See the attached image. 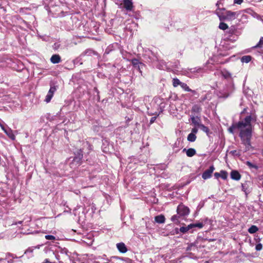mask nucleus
Wrapping results in <instances>:
<instances>
[{
  "label": "nucleus",
  "mask_w": 263,
  "mask_h": 263,
  "mask_svg": "<svg viewBox=\"0 0 263 263\" xmlns=\"http://www.w3.org/2000/svg\"><path fill=\"white\" fill-rule=\"evenodd\" d=\"M191 225L193 226V228L195 227H198L199 228H202L203 227V224L202 222H198L196 223H191Z\"/></svg>",
  "instance_id": "obj_31"
},
{
  "label": "nucleus",
  "mask_w": 263,
  "mask_h": 263,
  "mask_svg": "<svg viewBox=\"0 0 263 263\" xmlns=\"http://www.w3.org/2000/svg\"><path fill=\"white\" fill-rule=\"evenodd\" d=\"M198 130V129L197 126H195V127H194L192 129L191 133H193L194 134L196 135L197 133Z\"/></svg>",
  "instance_id": "obj_36"
},
{
  "label": "nucleus",
  "mask_w": 263,
  "mask_h": 263,
  "mask_svg": "<svg viewBox=\"0 0 263 263\" xmlns=\"http://www.w3.org/2000/svg\"><path fill=\"white\" fill-rule=\"evenodd\" d=\"M84 147H86L88 149V151L91 149V146L87 142L84 143Z\"/></svg>",
  "instance_id": "obj_35"
},
{
  "label": "nucleus",
  "mask_w": 263,
  "mask_h": 263,
  "mask_svg": "<svg viewBox=\"0 0 263 263\" xmlns=\"http://www.w3.org/2000/svg\"><path fill=\"white\" fill-rule=\"evenodd\" d=\"M239 12H233L230 10H227L225 12L226 21H232L236 18L239 14Z\"/></svg>",
  "instance_id": "obj_4"
},
{
  "label": "nucleus",
  "mask_w": 263,
  "mask_h": 263,
  "mask_svg": "<svg viewBox=\"0 0 263 263\" xmlns=\"http://www.w3.org/2000/svg\"><path fill=\"white\" fill-rule=\"evenodd\" d=\"M258 230V228L256 226H252L249 229L248 232L251 234L256 233Z\"/></svg>",
  "instance_id": "obj_26"
},
{
  "label": "nucleus",
  "mask_w": 263,
  "mask_h": 263,
  "mask_svg": "<svg viewBox=\"0 0 263 263\" xmlns=\"http://www.w3.org/2000/svg\"><path fill=\"white\" fill-rule=\"evenodd\" d=\"M0 126L5 133L12 140L15 139V136L12 130L9 127L6 128L3 124L0 123Z\"/></svg>",
  "instance_id": "obj_7"
},
{
  "label": "nucleus",
  "mask_w": 263,
  "mask_h": 263,
  "mask_svg": "<svg viewBox=\"0 0 263 263\" xmlns=\"http://www.w3.org/2000/svg\"><path fill=\"white\" fill-rule=\"evenodd\" d=\"M132 64L136 68L139 70L140 69V65H142V63L139 62V60L137 59H133L132 60Z\"/></svg>",
  "instance_id": "obj_18"
},
{
  "label": "nucleus",
  "mask_w": 263,
  "mask_h": 263,
  "mask_svg": "<svg viewBox=\"0 0 263 263\" xmlns=\"http://www.w3.org/2000/svg\"><path fill=\"white\" fill-rule=\"evenodd\" d=\"M183 152H186V154L187 156L189 157H192L196 154V150L193 148H190L187 149L186 148H184L183 150Z\"/></svg>",
  "instance_id": "obj_13"
},
{
  "label": "nucleus",
  "mask_w": 263,
  "mask_h": 263,
  "mask_svg": "<svg viewBox=\"0 0 263 263\" xmlns=\"http://www.w3.org/2000/svg\"><path fill=\"white\" fill-rule=\"evenodd\" d=\"M214 176L216 179L221 177L223 180H226L228 177V173L226 171L221 170L220 173H214Z\"/></svg>",
  "instance_id": "obj_10"
},
{
  "label": "nucleus",
  "mask_w": 263,
  "mask_h": 263,
  "mask_svg": "<svg viewBox=\"0 0 263 263\" xmlns=\"http://www.w3.org/2000/svg\"><path fill=\"white\" fill-rule=\"evenodd\" d=\"M116 246L118 251L120 253H125L127 251V249L123 242L118 243Z\"/></svg>",
  "instance_id": "obj_11"
},
{
  "label": "nucleus",
  "mask_w": 263,
  "mask_h": 263,
  "mask_svg": "<svg viewBox=\"0 0 263 263\" xmlns=\"http://www.w3.org/2000/svg\"><path fill=\"white\" fill-rule=\"evenodd\" d=\"M230 154L234 156H239L240 155L239 153L236 150L231 151Z\"/></svg>",
  "instance_id": "obj_32"
},
{
  "label": "nucleus",
  "mask_w": 263,
  "mask_h": 263,
  "mask_svg": "<svg viewBox=\"0 0 263 263\" xmlns=\"http://www.w3.org/2000/svg\"><path fill=\"white\" fill-rule=\"evenodd\" d=\"M179 143H177V142H176L174 145V148H175V147H178V145H179Z\"/></svg>",
  "instance_id": "obj_45"
},
{
  "label": "nucleus",
  "mask_w": 263,
  "mask_h": 263,
  "mask_svg": "<svg viewBox=\"0 0 263 263\" xmlns=\"http://www.w3.org/2000/svg\"><path fill=\"white\" fill-rule=\"evenodd\" d=\"M243 0H234V3L240 5L243 2Z\"/></svg>",
  "instance_id": "obj_38"
},
{
  "label": "nucleus",
  "mask_w": 263,
  "mask_h": 263,
  "mask_svg": "<svg viewBox=\"0 0 263 263\" xmlns=\"http://www.w3.org/2000/svg\"><path fill=\"white\" fill-rule=\"evenodd\" d=\"M262 156H263V150H262Z\"/></svg>",
  "instance_id": "obj_52"
},
{
  "label": "nucleus",
  "mask_w": 263,
  "mask_h": 263,
  "mask_svg": "<svg viewBox=\"0 0 263 263\" xmlns=\"http://www.w3.org/2000/svg\"><path fill=\"white\" fill-rule=\"evenodd\" d=\"M220 4V1H218L217 2V3L216 4V6L217 7V9H218V7H219Z\"/></svg>",
  "instance_id": "obj_44"
},
{
  "label": "nucleus",
  "mask_w": 263,
  "mask_h": 263,
  "mask_svg": "<svg viewBox=\"0 0 263 263\" xmlns=\"http://www.w3.org/2000/svg\"><path fill=\"white\" fill-rule=\"evenodd\" d=\"M81 263H84V262H81Z\"/></svg>",
  "instance_id": "obj_53"
},
{
  "label": "nucleus",
  "mask_w": 263,
  "mask_h": 263,
  "mask_svg": "<svg viewBox=\"0 0 263 263\" xmlns=\"http://www.w3.org/2000/svg\"><path fill=\"white\" fill-rule=\"evenodd\" d=\"M178 216L177 215H173L171 217V220L173 222H175L178 220Z\"/></svg>",
  "instance_id": "obj_37"
},
{
  "label": "nucleus",
  "mask_w": 263,
  "mask_h": 263,
  "mask_svg": "<svg viewBox=\"0 0 263 263\" xmlns=\"http://www.w3.org/2000/svg\"><path fill=\"white\" fill-rule=\"evenodd\" d=\"M215 170V167L213 165H211L209 168L205 170L202 174V178L204 179H208L211 178L212 174Z\"/></svg>",
  "instance_id": "obj_6"
},
{
  "label": "nucleus",
  "mask_w": 263,
  "mask_h": 263,
  "mask_svg": "<svg viewBox=\"0 0 263 263\" xmlns=\"http://www.w3.org/2000/svg\"><path fill=\"white\" fill-rule=\"evenodd\" d=\"M233 86H231L230 88L226 90L220 91L218 94L219 98H227L233 91Z\"/></svg>",
  "instance_id": "obj_5"
},
{
  "label": "nucleus",
  "mask_w": 263,
  "mask_h": 263,
  "mask_svg": "<svg viewBox=\"0 0 263 263\" xmlns=\"http://www.w3.org/2000/svg\"><path fill=\"white\" fill-rule=\"evenodd\" d=\"M215 13L217 15L220 21H226L225 13H223L219 11H215Z\"/></svg>",
  "instance_id": "obj_19"
},
{
  "label": "nucleus",
  "mask_w": 263,
  "mask_h": 263,
  "mask_svg": "<svg viewBox=\"0 0 263 263\" xmlns=\"http://www.w3.org/2000/svg\"><path fill=\"white\" fill-rule=\"evenodd\" d=\"M84 150V148H83V149H80L77 152L76 156L73 158V162L71 163V165H73L74 163H76V164H78L79 165L80 164L81 161L83 157Z\"/></svg>",
  "instance_id": "obj_3"
},
{
  "label": "nucleus",
  "mask_w": 263,
  "mask_h": 263,
  "mask_svg": "<svg viewBox=\"0 0 263 263\" xmlns=\"http://www.w3.org/2000/svg\"><path fill=\"white\" fill-rule=\"evenodd\" d=\"M248 164L249 165H251V163H250V162H248Z\"/></svg>",
  "instance_id": "obj_49"
},
{
  "label": "nucleus",
  "mask_w": 263,
  "mask_h": 263,
  "mask_svg": "<svg viewBox=\"0 0 263 263\" xmlns=\"http://www.w3.org/2000/svg\"><path fill=\"white\" fill-rule=\"evenodd\" d=\"M252 57L250 55H245L241 57V62L242 63H248L251 61Z\"/></svg>",
  "instance_id": "obj_24"
},
{
  "label": "nucleus",
  "mask_w": 263,
  "mask_h": 263,
  "mask_svg": "<svg viewBox=\"0 0 263 263\" xmlns=\"http://www.w3.org/2000/svg\"><path fill=\"white\" fill-rule=\"evenodd\" d=\"M231 178L233 180H239L241 178V175L237 171H232L230 174Z\"/></svg>",
  "instance_id": "obj_12"
},
{
  "label": "nucleus",
  "mask_w": 263,
  "mask_h": 263,
  "mask_svg": "<svg viewBox=\"0 0 263 263\" xmlns=\"http://www.w3.org/2000/svg\"><path fill=\"white\" fill-rule=\"evenodd\" d=\"M246 109L245 108L241 112V114L243 113L246 111Z\"/></svg>",
  "instance_id": "obj_47"
},
{
  "label": "nucleus",
  "mask_w": 263,
  "mask_h": 263,
  "mask_svg": "<svg viewBox=\"0 0 263 263\" xmlns=\"http://www.w3.org/2000/svg\"><path fill=\"white\" fill-rule=\"evenodd\" d=\"M201 107L198 105H194L192 108V112L194 113V115L195 114H199L200 112L201 111Z\"/></svg>",
  "instance_id": "obj_16"
},
{
  "label": "nucleus",
  "mask_w": 263,
  "mask_h": 263,
  "mask_svg": "<svg viewBox=\"0 0 263 263\" xmlns=\"http://www.w3.org/2000/svg\"><path fill=\"white\" fill-rule=\"evenodd\" d=\"M262 45H263V37H261L260 39L259 42L256 45H255L254 47V48H260L262 46Z\"/></svg>",
  "instance_id": "obj_30"
},
{
  "label": "nucleus",
  "mask_w": 263,
  "mask_h": 263,
  "mask_svg": "<svg viewBox=\"0 0 263 263\" xmlns=\"http://www.w3.org/2000/svg\"><path fill=\"white\" fill-rule=\"evenodd\" d=\"M123 1H132V0H122Z\"/></svg>",
  "instance_id": "obj_48"
},
{
  "label": "nucleus",
  "mask_w": 263,
  "mask_h": 263,
  "mask_svg": "<svg viewBox=\"0 0 263 263\" xmlns=\"http://www.w3.org/2000/svg\"><path fill=\"white\" fill-rule=\"evenodd\" d=\"M182 82L177 78H174L173 80V85L176 87L178 85H181Z\"/></svg>",
  "instance_id": "obj_27"
},
{
  "label": "nucleus",
  "mask_w": 263,
  "mask_h": 263,
  "mask_svg": "<svg viewBox=\"0 0 263 263\" xmlns=\"http://www.w3.org/2000/svg\"><path fill=\"white\" fill-rule=\"evenodd\" d=\"M256 116L254 115H249L244 119L236 123L237 129L239 132V137L242 143L246 146V151H249L252 146L251 139L253 126L252 121H256Z\"/></svg>",
  "instance_id": "obj_1"
},
{
  "label": "nucleus",
  "mask_w": 263,
  "mask_h": 263,
  "mask_svg": "<svg viewBox=\"0 0 263 263\" xmlns=\"http://www.w3.org/2000/svg\"><path fill=\"white\" fill-rule=\"evenodd\" d=\"M124 7L127 11H131L133 8V4L132 1H123Z\"/></svg>",
  "instance_id": "obj_14"
},
{
  "label": "nucleus",
  "mask_w": 263,
  "mask_h": 263,
  "mask_svg": "<svg viewBox=\"0 0 263 263\" xmlns=\"http://www.w3.org/2000/svg\"><path fill=\"white\" fill-rule=\"evenodd\" d=\"M193 228V226L189 224L186 227H182L180 228V231L181 233H185L187 232L189 230Z\"/></svg>",
  "instance_id": "obj_23"
},
{
  "label": "nucleus",
  "mask_w": 263,
  "mask_h": 263,
  "mask_svg": "<svg viewBox=\"0 0 263 263\" xmlns=\"http://www.w3.org/2000/svg\"><path fill=\"white\" fill-rule=\"evenodd\" d=\"M235 129H237V126H236V123H234V124H233L231 126H230L229 129H228V130L229 132L230 133H232V134H233L234 133V130Z\"/></svg>",
  "instance_id": "obj_29"
},
{
  "label": "nucleus",
  "mask_w": 263,
  "mask_h": 263,
  "mask_svg": "<svg viewBox=\"0 0 263 263\" xmlns=\"http://www.w3.org/2000/svg\"><path fill=\"white\" fill-rule=\"evenodd\" d=\"M197 136L193 133H190L188 135L187 140L188 141L193 142L196 140Z\"/></svg>",
  "instance_id": "obj_21"
},
{
  "label": "nucleus",
  "mask_w": 263,
  "mask_h": 263,
  "mask_svg": "<svg viewBox=\"0 0 263 263\" xmlns=\"http://www.w3.org/2000/svg\"><path fill=\"white\" fill-rule=\"evenodd\" d=\"M89 52H91V50H87V51H86L85 53L87 54Z\"/></svg>",
  "instance_id": "obj_46"
},
{
  "label": "nucleus",
  "mask_w": 263,
  "mask_h": 263,
  "mask_svg": "<svg viewBox=\"0 0 263 263\" xmlns=\"http://www.w3.org/2000/svg\"><path fill=\"white\" fill-rule=\"evenodd\" d=\"M177 212L180 216H186L189 214L190 209L183 204H179L177 207Z\"/></svg>",
  "instance_id": "obj_2"
},
{
  "label": "nucleus",
  "mask_w": 263,
  "mask_h": 263,
  "mask_svg": "<svg viewBox=\"0 0 263 263\" xmlns=\"http://www.w3.org/2000/svg\"><path fill=\"white\" fill-rule=\"evenodd\" d=\"M199 128H200L201 130H202L203 132L205 133L207 135H209L210 134V130L209 128L203 124H201L200 125V126Z\"/></svg>",
  "instance_id": "obj_25"
},
{
  "label": "nucleus",
  "mask_w": 263,
  "mask_h": 263,
  "mask_svg": "<svg viewBox=\"0 0 263 263\" xmlns=\"http://www.w3.org/2000/svg\"><path fill=\"white\" fill-rule=\"evenodd\" d=\"M190 119L192 122V123L195 126L199 127L200 126V125L201 124V119L199 117L196 116L195 117L193 115L190 116Z\"/></svg>",
  "instance_id": "obj_9"
},
{
  "label": "nucleus",
  "mask_w": 263,
  "mask_h": 263,
  "mask_svg": "<svg viewBox=\"0 0 263 263\" xmlns=\"http://www.w3.org/2000/svg\"><path fill=\"white\" fill-rule=\"evenodd\" d=\"M49 261H48L47 259L46 260V262H48Z\"/></svg>",
  "instance_id": "obj_50"
},
{
  "label": "nucleus",
  "mask_w": 263,
  "mask_h": 263,
  "mask_svg": "<svg viewBox=\"0 0 263 263\" xmlns=\"http://www.w3.org/2000/svg\"><path fill=\"white\" fill-rule=\"evenodd\" d=\"M156 117H152L151 120H150V123H153L155 122V121L156 120Z\"/></svg>",
  "instance_id": "obj_41"
},
{
  "label": "nucleus",
  "mask_w": 263,
  "mask_h": 263,
  "mask_svg": "<svg viewBox=\"0 0 263 263\" xmlns=\"http://www.w3.org/2000/svg\"><path fill=\"white\" fill-rule=\"evenodd\" d=\"M155 221L158 223H164L165 221V218L164 215L161 214L155 217Z\"/></svg>",
  "instance_id": "obj_15"
},
{
  "label": "nucleus",
  "mask_w": 263,
  "mask_h": 263,
  "mask_svg": "<svg viewBox=\"0 0 263 263\" xmlns=\"http://www.w3.org/2000/svg\"><path fill=\"white\" fill-rule=\"evenodd\" d=\"M226 9L224 8H220V7H218V9H217L216 11H219L221 12V11H225Z\"/></svg>",
  "instance_id": "obj_42"
},
{
  "label": "nucleus",
  "mask_w": 263,
  "mask_h": 263,
  "mask_svg": "<svg viewBox=\"0 0 263 263\" xmlns=\"http://www.w3.org/2000/svg\"><path fill=\"white\" fill-rule=\"evenodd\" d=\"M262 248V246L261 243H258L256 245L255 249L256 251H260Z\"/></svg>",
  "instance_id": "obj_34"
},
{
  "label": "nucleus",
  "mask_w": 263,
  "mask_h": 263,
  "mask_svg": "<svg viewBox=\"0 0 263 263\" xmlns=\"http://www.w3.org/2000/svg\"><path fill=\"white\" fill-rule=\"evenodd\" d=\"M193 69H194V70L193 71V72H199L201 70V68H194Z\"/></svg>",
  "instance_id": "obj_40"
},
{
  "label": "nucleus",
  "mask_w": 263,
  "mask_h": 263,
  "mask_svg": "<svg viewBox=\"0 0 263 263\" xmlns=\"http://www.w3.org/2000/svg\"><path fill=\"white\" fill-rule=\"evenodd\" d=\"M23 223V221H18L17 222H15L14 223H13V224L16 225L17 224H22Z\"/></svg>",
  "instance_id": "obj_43"
},
{
  "label": "nucleus",
  "mask_w": 263,
  "mask_h": 263,
  "mask_svg": "<svg viewBox=\"0 0 263 263\" xmlns=\"http://www.w3.org/2000/svg\"><path fill=\"white\" fill-rule=\"evenodd\" d=\"M205 99V98H203L202 101H204Z\"/></svg>",
  "instance_id": "obj_51"
},
{
  "label": "nucleus",
  "mask_w": 263,
  "mask_h": 263,
  "mask_svg": "<svg viewBox=\"0 0 263 263\" xmlns=\"http://www.w3.org/2000/svg\"><path fill=\"white\" fill-rule=\"evenodd\" d=\"M222 76L227 79H232V75L231 73L227 70H224L221 71Z\"/></svg>",
  "instance_id": "obj_22"
},
{
  "label": "nucleus",
  "mask_w": 263,
  "mask_h": 263,
  "mask_svg": "<svg viewBox=\"0 0 263 263\" xmlns=\"http://www.w3.org/2000/svg\"><path fill=\"white\" fill-rule=\"evenodd\" d=\"M33 251V249L29 248L26 250V251L25 252V254H27L28 253H32Z\"/></svg>",
  "instance_id": "obj_39"
},
{
  "label": "nucleus",
  "mask_w": 263,
  "mask_h": 263,
  "mask_svg": "<svg viewBox=\"0 0 263 263\" xmlns=\"http://www.w3.org/2000/svg\"><path fill=\"white\" fill-rule=\"evenodd\" d=\"M180 86L185 91L192 92H193L194 93H195L196 92V91L195 90H192L191 89H190L189 88V87L187 86V85L186 83H185L182 82Z\"/></svg>",
  "instance_id": "obj_20"
},
{
  "label": "nucleus",
  "mask_w": 263,
  "mask_h": 263,
  "mask_svg": "<svg viewBox=\"0 0 263 263\" xmlns=\"http://www.w3.org/2000/svg\"><path fill=\"white\" fill-rule=\"evenodd\" d=\"M50 61L53 64H58L61 61V57L58 54H54L51 57Z\"/></svg>",
  "instance_id": "obj_17"
},
{
  "label": "nucleus",
  "mask_w": 263,
  "mask_h": 263,
  "mask_svg": "<svg viewBox=\"0 0 263 263\" xmlns=\"http://www.w3.org/2000/svg\"><path fill=\"white\" fill-rule=\"evenodd\" d=\"M45 237L47 240H54L55 239V237L54 236L50 235H46Z\"/></svg>",
  "instance_id": "obj_33"
},
{
  "label": "nucleus",
  "mask_w": 263,
  "mask_h": 263,
  "mask_svg": "<svg viewBox=\"0 0 263 263\" xmlns=\"http://www.w3.org/2000/svg\"><path fill=\"white\" fill-rule=\"evenodd\" d=\"M56 90H57V87L55 86H53L50 87V89L48 91V92L47 95H46L45 99V101L46 102L49 103L51 101V100L53 96V94H54V92L56 91Z\"/></svg>",
  "instance_id": "obj_8"
},
{
  "label": "nucleus",
  "mask_w": 263,
  "mask_h": 263,
  "mask_svg": "<svg viewBox=\"0 0 263 263\" xmlns=\"http://www.w3.org/2000/svg\"><path fill=\"white\" fill-rule=\"evenodd\" d=\"M219 28L222 30H225L228 28V25L225 23L221 22L219 25Z\"/></svg>",
  "instance_id": "obj_28"
}]
</instances>
